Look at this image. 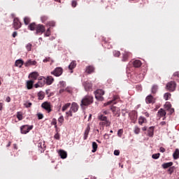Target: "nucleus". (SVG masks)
Instances as JSON below:
<instances>
[{
    "label": "nucleus",
    "instance_id": "680f3d73",
    "mask_svg": "<svg viewBox=\"0 0 179 179\" xmlns=\"http://www.w3.org/2000/svg\"><path fill=\"white\" fill-rule=\"evenodd\" d=\"M117 135H118V136L121 137V135H122V129L118 130Z\"/></svg>",
    "mask_w": 179,
    "mask_h": 179
},
{
    "label": "nucleus",
    "instance_id": "58836bf2",
    "mask_svg": "<svg viewBox=\"0 0 179 179\" xmlns=\"http://www.w3.org/2000/svg\"><path fill=\"white\" fill-rule=\"evenodd\" d=\"M141 132V128H139L138 126L134 127V134L136 135H138V134Z\"/></svg>",
    "mask_w": 179,
    "mask_h": 179
},
{
    "label": "nucleus",
    "instance_id": "69168bd1",
    "mask_svg": "<svg viewBox=\"0 0 179 179\" xmlns=\"http://www.w3.org/2000/svg\"><path fill=\"white\" fill-rule=\"evenodd\" d=\"M17 36V31H14L13 33V38H15V37H16Z\"/></svg>",
    "mask_w": 179,
    "mask_h": 179
},
{
    "label": "nucleus",
    "instance_id": "052dcab7",
    "mask_svg": "<svg viewBox=\"0 0 179 179\" xmlns=\"http://www.w3.org/2000/svg\"><path fill=\"white\" fill-rule=\"evenodd\" d=\"M143 114L145 115V117H146L147 118H149L150 117L149 113L143 112Z\"/></svg>",
    "mask_w": 179,
    "mask_h": 179
},
{
    "label": "nucleus",
    "instance_id": "f3484780",
    "mask_svg": "<svg viewBox=\"0 0 179 179\" xmlns=\"http://www.w3.org/2000/svg\"><path fill=\"white\" fill-rule=\"evenodd\" d=\"M15 66H17L18 68H22V66H23V65H24V61H23V59H17L15 62Z\"/></svg>",
    "mask_w": 179,
    "mask_h": 179
},
{
    "label": "nucleus",
    "instance_id": "7c9ffc66",
    "mask_svg": "<svg viewBox=\"0 0 179 179\" xmlns=\"http://www.w3.org/2000/svg\"><path fill=\"white\" fill-rule=\"evenodd\" d=\"M34 83V80H29L27 82V89L30 90V89H33V84Z\"/></svg>",
    "mask_w": 179,
    "mask_h": 179
},
{
    "label": "nucleus",
    "instance_id": "8fccbe9b",
    "mask_svg": "<svg viewBox=\"0 0 179 179\" xmlns=\"http://www.w3.org/2000/svg\"><path fill=\"white\" fill-rule=\"evenodd\" d=\"M26 49L27 50V51H31V43H28L26 45Z\"/></svg>",
    "mask_w": 179,
    "mask_h": 179
},
{
    "label": "nucleus",
    "instance_id": "f03ea898",
    "mask_svg": "<svg viewBox=\"0 0 179 179\" xmlns=\"http://www.w3.org/2000/svg\"><path fill=\"white\" fill-rule=\"evenodd\" d=\"M94 94L95 98L96 99V100H99V101H103V100H104V97H103V96H104V90H96L94 92Z\"/></svg>",
    "mask_w": 179,
    "mask_h": 179
},
{
    "label": "nucleus",
    "instance_id": "e2e57ef3",
    "mask_svg": "<svg viewBox=\"0 0 179 179\" xmlns=\"http://www.w3.org/2000/svg\"><path fill=\"white\" fill-rule=\"evenodd\" d=\"M169 171H170L171 174V173H173V171H174V166H171L169 169Z\"/></svg>",
    "mask_w": 179,
    "mask_h": 179
},
{
    "label": "nucleus",
    "instance_id": "a878e982",
    "mask_svg": "<svg viewBox=\"0 0 179 179\" xmlns=\"http://www.w3.org/2000/svg\"><path fill=\"white\" fill-rule=\"evenodd\" d=\"M157 90H159V87L156 85H152L151 88V93L152 94L155 95L157 93Z\"/></svg>",
    "mask_w": 179,
    "mask_h": 179
},
{
    "label": "nucleus",
    "instance_id": "aec40b11",
    "mask_svg": "<svg viewBox=\"0 0 179 179\" xmlns=\"http://www.w3.org/2000/svg\"><path fill=\"white\" fill-rule=\"evenodd\" d=\"M59 155L61 159H66V157L68 156V154L64 150H60L59 151Z\"/></svg>",
    "mask_w": 179,
    "mask_h": 179
},
{
    "label": "nucleus",
    "instance_id": "dca6fc26",
    "mask_svg": "<svg viewBox=\"0 0 179 179\" xmlns=\"http://www.w3.org/2000/svg\"><path fill=\"white\" fill-rule=\"evenodd\" d=\"M54 83V78L52 76H49L46 78H45V83L48 85V86H50V85H52Z\"/></svg>",
    "mask_w": 179,
    "mask_h": 179
},
{
    "label": "nucleus",
    "instance_id": "473e14b6",
    "mask_svg": "<svg viewBox=\"0 0 179 179\" xmlns=\"http://www.w3.org/2000/svg\"><path fill=\"white\" fill-rule=\"evenodd\" d=\"M97 148H98V145H97V143L96 142H92V153H96V152L97 151Z\"/></svg>",
    "mask_w": 179,
    "mask_h": 179
},
{
    "label": "nucleus",
    "instance_id": "412c9836",
    "mask_svg": "<svg viewBox=\"0 0 179 179\" xmlns=\"http://www.w3.org/2000/svg\"><path fill=\"white\" fill-rule=\"evenodd\" d=\"M111 110H112L113 114L115 115V117H120V109H118L115 107H112Z\"/></svg>",
    "mask_w": 179,
    "mask_h": 179
},
{
    "label": "nucleus",
    "instance_id": "49530a36",
    "mask_svg": "<svg viewBox=\"0 0 179 179\" xmlns=\"http://www.w3.org/2000/svg\"><path fill=\"white\" fill-rule=\"evenodd\" d=\"M47 25L49 26V27H55V22L50 21V22H48Z\"/></svg>",
    "mask_w": 179,
    "mask_h": 179
},
{
    "label": "nucleus",
    "instance_id": "ea45409f",
    "mask_svg": "<svg viewBox=\"0 0 179 179\" xmlns=\"http://www.w3.org/2000/svg\"><path fill=\"white\" fill-rule=\"evenodd\" d=\"M17 118L19 120V121H22V120H23V115L21 112H17Z\"/></svg>",
    "mask_w": 179,
    "mask_h": 179
},
{
    "label": "nucleus",
    "instance_id": "20e7f679",
    "mask_svg": "<svg viewBox=\"0 0 179 179\" xmlns=\"http://www.w3.org/2000/svg\"><path fill=\"white\" fill-rule=\"evenodd\" d=\"M31 129H33V125L29 126L28 124H25L20 127L21 134H24V135L29 134Z\"/></svg>",
    "mask_w": 179,
    "mask_h": 179
},
{
    "label": "nucleus",
    "instance_id": "c9c22d12",
    "mask_svg": "<svg viewBox=\"0 0 179 179\" xmlns=\"http://www.w3.org/2000/svg\"><path fill=\"white\" fill-rule=\"evenodd\" d=\"M69 107H71V103H67L64 106H63L62 110L66 111V110H68V108H69Z\"/></svg>",
    "mask_w": 179,
    "mask_h": 179
},
{
    "label": "nucleus",
    "instance_id": "7ed1b4c3",
    "mask_svg": "<svg viewBox=\"0 0 179 179\" xmlns=\"http://www.w3.org/2000/svg\"><path fill=\"white\" fill-rule=\"evenodd\" d=\"M83 86L85 92H92L93 90V84L90 81L83 82Z\"/></svg>",
    "mask_w": 179,
    "mask_h": 179
},
{
    "label": "nucleus",
    "instance_id": "4468645a",
    "mask_svg": "<svg viewBox=\"0 0 179 179\" xmlns=\"http://www.w3.org/2000/svg\"><path fill=\"white\" fill-rule=\"evenodd\" d=\"M148 136L150 138H153L155 135V126H151L148 129Z\"/></svg>",
    "mask_w": 179,
    "mask_h": 179
},
{
    "label": "nucleus",
    "instance_id": "864d4df0",
    "mask_svg": "<svg viewBox=\"0 0 179 179\" xmlns=\"http://www.w3.org/2000/svg\"><path fill=\"white\" fill-rule=\"evenodd\" d=\"M55 139H57V141H59L60 136L58 133L55 134L54 136Z\"/></svg>",
    "mask_w": 179,
    "mask_h": 179
},
{
    "label": "nucleus",
    "instance_id": "cd10ccee",
    "mask_svg": "<svg viewBox=\"0 0 179 179\" xmlns=\"http://www.w3.org/2000/svg\"><path fill=\"white\" fill-rule=\"evenodd\" d=\"M173 157L174 160H177V159H179V150L178 148H176L175 150V152L173 154Z\"/></svg>",
    "mask_w": 179,
    "mask_h": 179
},
{
    "label": "nucleus",
    "instance_id": "1a4fd4ad",
    "mask_svg": "<svg viewBox=\"0 0 179 179\" xmlns=\"http://www.w3.org/2000/svg\"><path fill=\"white\" fill-rule=\"evenodd\" d=\"M44 85H45V78L42 76L38 78V81L35 84L34 87L36 89H38V87H43Z\"/></svg>",
    "mask_w": 179,
    "mask_h": 179
},
{
    "label": "nucleus",
    "instance_id": "a18cd8bd",
    "mask_svg": "<svg viewBox=\"0 0 179 179\" xmlns=\"http://www.w3.org/2000/svg\"><path fill=\"white\" fill-rule=\"evenodd\" d=\"M152 159H155V160H157L160 157V153L153 154L152 155Z\"/></svg>",
    "mask_w": 179,
    "mask_h": 179
},
{
    "label": "nucleus",
    "instance_id": "6e6d98bb",
    "mask_svg": "<svg viewBox=\"0 0 179 179\" xmlns=\"http://www.w3.org/2000/svg\"><path fill=\"white\" fill-rule=\"evenodd\" d=\"M59 84L61 85V86H62V87H65L66 86V83H65L64 81H60Z\"/></svg>",
    "mask_w": 179,
    "mask_h": 179
},
{
    "label": "nucleus",
    "instance_id": "393cba45",
    "mask_svg": "<svg viewBox=\"0 0 179 179\" xmlns=\"http://www.w3.org/2000/svg\"><path fill=\"white\" fill-rule=\"evenodd\" d=\"M28 29L31 30V31H34L37 29V24L36 23L32 22L28 26Z\"/></svg>",
    "mask_w": 179,
    "mask_h": 179
},
{
    "label": "nucleus",
    "instance_id": "4be33fe9",
    "mask_svg": "<svg viewBox=\"0 0 179 179\" xmlns=\"http://www.w3.org/2000/svg\"><path fill=\"white\" fill-rule=\"evenodd\" d=\"M133 65L134 68H140V66H142V62H141L139 59L134 60L133 62Z\"/></svg>",
    "mask_w": 179,
    "mask_h": 179
},
{
    "label": "nucleus",
    "instance_id": "ddd939ff",
    "mask_svg": "<svg viewBox=\"0 0 179 179\" xmlns=\"http://www.w3.org/2000/svg\"><path fill=\"white\" fill-rule=\"evenodd\" d=\"M120 100V96L118 95H115L113 96V100L108 101L107 103H104V106H110V104H117V101Z\"/></svg>",
    "mask_w": 179,
    "mask_h": 179
},
{
    "label": "nucleus",
    "instance_id": "a19ab883",
    "mask_svg": "<svg viewBox=\"0 0 179 179\" xmlns=\"http://www.w3.org/2000/svg\"><path fill=\"white\" fill-rule=\"evenodd\" d=\"M169 97H171V94L169 93V92H166L164 94V100L167 101L169 100Z\"/></svg>",
    "mask_w": 179,
    "mask_h": 179
},
{
    "label": "nucleus",
    "instance_id": "79ce46f5",
    "mask_svg": "<svg viewBox=\"0 0 179 179\" xmlns=\"http://www.w3.org/2000/svg\"><path fill=\"white\" fill-rule=\"evenodd\" d=\"M45 37H50L51 36V30L50 29V28H48L45 34H44Z\"/></svg>",
    "mask_w": 179,
    "mask_h": 179
},
{
    "label": "nucleus",
    "instance_id": "bb28decb",
    "mask_svg": "<svg viewBox=\"0 0 179 179\" xmlns=\"http://www.w3.org/2000/svg\"><path fill=\"white\" fill-rule=\"evenodd\" d=\"M171 166H173V162H172L164 163V164L162 165V169H166L171 168Z\"/></svg>",
    "mask_w": 179,
    "mask_h": 179
},
{
    "label": "nucleus",
    "instance_id": "e433bc0d",
    "mask_svg": "<svg viewBox=\"0 0 179 179\" xmlns=\"http://www.w3.org/2000/svg\"><path fill=\"white\" fill-rule=\"evenodd\" d=\"M110 121H103L99 122V125H106V127H110Z\"/></svg>",
    "mask_w": 179,
    "mask_h": 179
},
{
    "label": "nucleus",
    "instance_id": "b1692460",
    "mask_svg": "<svg viewBox=\"0 0 179 179\" xmlns=\"http://www.w3.org/2000/svg\"><path fill=\"white\" fill-rule=\"evenodd\" d=\"M90 132V126H87L84 132V141L87 139V136H89V133Z\"/></svg>",
    "mask_w": 179,
    "mask_h": 179
},
{
    "label": "nucleus",
    "instance_id": "2f4dec72",
    "mask_svg": "<svg viewBox=\"0 0 179 179\" xmlns=\"http://www.w3.org/2000/svg\"><path fill=\"white\" fill-rule=\"evenodd\" d=\"M76 67V61H73L71 62V64L69 65V69L72 71V69H74V68Z\"/></svg>",
    "mask_w": 179,
    "mask_h": 179
},
{
    "label": "nucleus",
    "instance_id": "3c124183",
    "mask_svg": "<svg viewBox=\"0 0 179 179\" xmlns=\"http://www.w3.org/2000/svg\"><path fill=\"white\" fill-rule=\"evenodd\" d=\"M37 116L38 120H43V118H44V115H43V113H37Z\"/></svg>",
    "mask_w": 179,
    "mask_h": 179
},
{
    "label": "nucleus",
    "instance_id": "72a5a7b5",
    "mask_svg": "<svg viewBox=\"0 0 179 179\" xmlns=\"http://www.w3.org/2000/svg\"><path fill=\"white\" fill-rule=\"evenodd\" d=\"M98 120H99V121H108V120H107V116H104L101 114L98 115Z\"/></svg>",
    "mask_w": 179,
    "mask_h": 179
},
{
    "label": "nucleus",
    "instance_id": "c03bdc74",
    "mask_svg": "<svg viewBox=\"0 0 179 179\" xmlns=\"http://www.w3.org/2000/svg\"><path fill=\"white\" fill-rule=\"evenodd\" d=\"M24 106L27 108H30V107H31V106H32V103L30 101H27L26 103H24Z\"/></svg>",
    "mask_w": 179,
    "mask_h": 179
},
{
    "label": "nucleus",
    "instance_id": "f704fd0d",
    "mask_svg": "<svg viewBox=\"0 0 179 179\" xmlns=\"http://www.w3.org/2000/svg\"><path fill=\"white\" fill-rule=\"evenodd\" d=\"M87 73H93V72H94V67L92 66H89L87 67Z\"/></svg>",
    "mask_w": 179,
    "mask_h": 179
},
{
    "label": "nucleus",
    "instance_id": "4d7b16f0",
    "mask_svg": "<svg viewBox=\"0 0 179 179\" xmlns=\"http://www.w3.org/2000/svg\"><path fill=\"white\" fill-rule=\"evenodd\" d=\"M71 5L73 8H76V5H78V3L76 2V1H73Z\"/></svg>",
    "mask_w": 179,
    "mask_h": 179
},
{
    "label": "nucleus",
    "instance_id": "0eeeda50",
    "mask_svg": "<svg viewBox=\"0 0 179 179\" xmlns=\"http://www.w3.org/2000/svg\"><path fill=\"white\" fill-rule=\"evenodd\" d=\"M176 87H177L176 81H171L166 84V88L169 92H174Z\"/></svg>",
    "mask_w": 179,
    "mask_h": 179
},
{
    "label": "nucleus",
    "instance_id": "603ef678",
    "mask_svg": "<svg viewBox=\"0 0 179 179\" xmlns=\"http://www.w3.org/2000/svg\"><path fill=\"white\" fill-rule=\"evenodd\" d=\"M58 122H59L60 124H62V122H64V116H60L58 118Z\"/></svg>",
    "mask_w": 179,
    "mask_h": 179
},
{
    "label": "nucleus",
    "instance_id": "5fc2aeb1",
    "mask_svg": "<svg viewBox=\"0 0 179 179\" xmlns=\"http://www.w3.org/2000/svg\"><path fill=\"white\" fill-rule=\"evenodd\" d=\"M72 110H71V109L68 111V112H66V115H68L69 117L70 116V117H72Z\"/></svg>",
    "mask_w": 179,
    "mask_h": 179
},
{
    "label": "nucleus",
    "instance_id": "338daca9",
    "mask_svg": "<svg viewBox=\"0 0 179 179\" xmlns=\"http://www.w3.org/2000/svg\"><path fill=\"white\" fill-rule=\"evenodd\" d=\"M6 101H7V103H10V97L7 96L6 99Z\"/></svg>",
    "mask_w": 179,
    "mask_h": 179
},
{
    "label": "nucleus",
    "instance_id": "9d476101",
    "mask_svg": "<svg viewBox=\"0 0 179 179\" xmlns=\"http://www.w3.org/2000/svg\"><path fill=\"white\" fill-rule=\"evenodd\" d=\"M37 65V62L36 60H33L31 59H28L24 62V67L29 68L30 66H36Z\"/></svg>",
    "mask_w": 179,
    "mask_h": 179
},
{
    "label": "nucleus",
    "instance_id": "0e129e2a",
    "mask_svg": "<svg viewBox=\"0 0 179 179\" xmlns=\"http://www.w3.org/2000/svg\"><path fill=\"white\" fill-rule=\"evenodd\" d=\"M50 62V57H46L45 59H43V62Z\"/></svg>",
    "mask_w": 179,
    "mask_h": 179
},
{
    "label": "nucleus",
    "instance_id": "09e8293b",
    "mask_svg": "<svg viewBox=\"0 0 179 179\" xmlns=\"http://www.w3.org/2000/svg\"><path fill=\"white\" fill-rule=\"evenodd\" d=\"M113 55L114 57H120V55H121V52H120V51L115 50L113 52Z\"/></svg>",
    "mask_w": 179,
    "mask_h": 179
},
{
    "label": "nucleus",
    "instance_id": "423d86ee",
    "mask_svg": "<svg viewBox=\"0 0 179 179\" xmlns=\"http://www.w3.org/2000/svg\"><path fill=\"white\" fill-rule=\"evenodd\" d=\"M42 108L43 110H45L47 113H51L52 111V109H51V103L48 101H45L41 104Z\"/></svg>",
    "mask_w": 179,
    "mask_h": 179
},
{
    "label": "nucleus",
    "instance_id": "de8ad7c7",
    "mask_svg": "<svg viewBox=\"0 0 179 179\" xmlns=\"http://www.w3.org/2000/svg\"><path fill=\"white\" fill-rule=\"evenodd\" d=\"M73 89H72V87H67L66 89H65V91L66 92H67V93H72V92H73Z\"/></svg>",
    "mask_w": 179,
    "mask_h": 179
},
{
    "label": "nucleus",
    "instance_id": "13d9d810",
    "mask_svg": "<svg viewBox=\"0 0 179 179\" xmlns=\"http://www.w3.org/2000/svg\"><path fill=\"white\" fill-rule=\"evenodd\" d=\"M114 155H115V156H120V150H115L114 151Z\"/></svg>",
    "mask_w": 179,
    "mask_h": 179
},
{
    "label": "nucleus",
    "instance_id": "4c0bfd02",
    "mask_svg": "<svg viewBox=\"0 0 179 179\" xmlns=\"http://www.w3.org/2000/svg\"><path fill=\"white\" fill-rule=\"evenodd\" d=\"M41 20L42 23H44L45 22H47V20H48V16H47V15H42L41 17Z\"/></svg>",
    "mask_w": 179,
    "mask_h": 179
},
{
    "label": "nucleus",
    "instance_id": "6ab92c4d",
    "mask_svg": "<svg viewBox=\"0 0 179 179\" xmlns=\"http://www.w3.org/2000/svg\"><path fill=\"white\" fill-rule=\"evenodd\" d=\"M148 122V120L145 118L143 116H140L138 117V124L139 125H143V124H146Z\"/></svg>",
    "mask_w": 179,
    "mask_h": 179
},
{
    "label": "nucleus",
    "instance_id": "c85d7f7f",
    "mask_svg": "<svg viewBox=\"0 0 179 179\" xmlns=\"http://www.w3.org/2000/svg\"><path fill=\"white\" fill-rule=\"evenodd\" d=\"M30 78L31 79H34V80H37V78H38V72H32L29 75Z\"/></svg>",
    "mask_w": 179,
    "mask_h": 179
},
{
    "label": "nucleus",
    "instance_id": "774afa93",
    "mask_svg": "<svg viewBox=\"0 0 179 179\" xmlns=\"http://www.w3.org/2000/svg\"><path fill=\"white\" fill-rule=\"evenodd\" d=\"M103 138H104V139H108V138H109L108 134H104Z\"/></svg>",
    "mask_w": 179,
    "mask_h": 179
},
{
    "label": "nucleus",
    "instance_id": "2eb2a0df",
    "mask_svg": "<svg viewBox=\"0 0 179 179\" xmlns=\"http://www.w3.org/2000/svg\"><path fill=\"white\" fill-rule=\"evenodd\" d=\"M70 110L73 113H77V111L79 110V105H78V103H76V102H73Z\"/></svg>",
    "mask_w": 179,
    "mask_h": 179
},
{
    "label": "nucleus",
    "instance_id": "a211bd4d",
    "mask_svg": "<svg viewBox=\"0 0 179 179\" xmlns=\"http://www.w3.org/2000/svg\"><path fill=\"white\" fill-rule=\"evenodd\" d=\"M166 114V110L163 108H160L158 110L157 117H159V118H162V117H165Z\"/></svg>",
    "mask_w": 179,
    "mask_h": 179
},
{
    "label": "nucleus",
    "instance_id": "bf43d9fd",
    "mask_svg": "<svg viewBox=\"0 0 179 179\" xmlns=\"http://www.w3.org/2000/svg\"><path fill=\"white\" fill-rule=\"evenodd\" d=\"M159 152H161L162 153H164V152H166V149L163 147H161L159 148Z\"/></svg>",
    "mask_w": 179,
    "mask_h": 179
},
{
    "label": "nucleus",
    "instance_id": "9b49d317",
    "mask_svg": "<svg viewBox=\"0 0 179 179\" xmlns=\"http://www.w3.org/2000/svg\"><path fill=\"white\" fill-rule=\"evenodd\" d=\"M145 102L147 103V104H153L156 103V98H154L153 95L149 94L145 98Z\"/></svg>",
    "mask_w": 179,
    "mask_h": 179
},
{
    "label": "nucleus",
    "instance_id": "f8f14e48",
    "mask_svg": "<svg viewBox=\"0 0 179 179\" xmlns=\"http://www.w3.org/2000/svg\"><path fill=\"white\" fill-rule=\"evenodd\" d=\"M13 27L15 30H18V29H20L22 27V23L20 21H19V19L15 18L13 20Z\"/></svg>",
    "mask_w": 179,
    "mask_h": 179
},
{
    "label": "nucleus",
    "instance_id": "37998d69",
    "mask_svg": "<svg viewBox=\"0 0 179 179\" xmlns=\"http://www.w3.org/2000/svg\"><path fill=\"white\" fill-rule=\"evenodd\" d=\"M24 24H26V25L29 24V23H30V17H25L24 18Z\"/></svg>",
    "mask_w": 179,
    "mask_h": 179
},
{
    "label": "nucleus",
    "instance_id": "6e6552de",
    "mask_svg": "<svg viewBox=\"0 0 179 179\" xmlns=\"http://www.w3.org/2000/svg\"><path fill=\"white\" fill-rule=\"evenodd\" d=\"M43 33H45V26L39 24H37L36 26V34H43Z\"/></svg>",
    "mask_w": 179,
    "mask_h": 179
},
{
    "label": "nucleus",
    "instance_id": "f257e3e1",
    "mask_svg": "<svg viewBox=\"0 0 179 179\" xmlns=\"http://www.w3.org/2000/svg\"><path fill=\"white\" fill-rule=\"evenodd\" d=\"M93 103V96L91 95H86L85 96L80 102V107L83 108V110H85L87 107V106H90V104H92Z\"/></svg>",
    "mask_w": 179,
    "mask_h": 179
},
{
    "label": "nucleus",
    "instance_id": "39448f33",
    "mask_svg": "<svg viewBox=\"0 0 179 179\" xmlns=\"http://www.w3.org/2000/svg\"><path fill=\"white\" fill-rule=\"evenodd\" d=\"M64 73V69L62 67H56L52 71H51V75L56 76L57 78L61 76Z\"/></svg>",
    "mask_w": 179,
    "mask_h": 179
},
{
    "label": "nucleus",
    "instance_id": "c756f323",
    "mask_svg": "<svg viewBox=\"0 0 179 179\" xmlns=\"http://www.w3.org/2000/svg\"><path fill=\"white\" fill-rule=\"evenodd\" d=\"M45 96V94L44 93V92L40 91L39 92H38V100H43Z\"/></svg>",
    "mask_w": 179,
    "mask_h": 179
},
{
    "label": "nucleus",
    "instance_id": "5701e85b",
    "mask_svg": "<svg viewBox=\"0 0 179 179\" xmlns=\"http://www.w3.org/2000/svg\"><path fill=\"white\" fill-rule=\"evenodd\" d=\"M129 55H131V53H129L128 52H124V53L122 54V61H123V62H125V61H127L128 59V58L129 57Z\"/></svg>",
    "mask_w": 179,
    "mask_h": 179
}]
</instances>
